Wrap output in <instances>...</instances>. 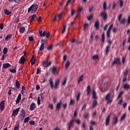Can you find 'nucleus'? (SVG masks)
Listing matches in <instances>:
<instances>
[{"label":"nucleus","instance_id":"1","mask_svg":"<svg viewBox=\"0 0 130 130\" xmlns=\"http://www.w3.org/2000/svg\"><path fill=\"white\" fill-rule=\"evenodd\" d=\"M59 79H57L55 81V85H54V83H53V81H52V80L51 79H50L49 80V83H50V85L51 86V87L52 89H55L56 90V89H57V88H58V86H59Z\"/></svg>","mask_w":130,"mask_h":130},{"label":"nucleus","instance_id":"2","mask_svg":"<svg viewBox=\"0 0 130 130\" xmlns=\"http://www.w3.org/2000/svg\"><path fill=\"white\" fill-rule=\"evenodd\" d=\"M77 122V124H80L81 123V120L78 119L77 120L72 119L70 121V122L67 124V126L68 127V130H71V128L73 127L75 124V122Z\"/></svg>","mask_w":130,"mask_h":130},{"label":"nucleus","instance_id":"3","mask_svg":"<svg viewBox=\"0 0 130 130\" xmlns=\"http://www.w3.org/2000/svg\"><path fill=\"white\" fill-rule=\"evenodd\" d=\"M39 7L37 4H33L28 9L27 12L30 13V12L31 14L35 13L38 9Z\"/></svg>","mask_w":130,"mask_h":130},{"label":"nucleus","instance_id":"4","mask_svg":"<svg viewBox=\"0 0 130 130\" xmlns=\"http://www.w3.org/2000/svg\"><path fill=\"white\" fill-rule=\"evenodd\" d=\"M42 65L44 70H46L49 67V60L46 59L42 62Z\"/></svg>","mask_w":130,"mask_h":130},{"label":"nucleus","instance_id":"5","mask_svg":"<svg viewBox=\"0 0 130 130\" xmlns=\"http://www.w3.org/2000/svg\"><path fill=\"white\" fill-rule=\"evenodd\" d=\"M121 18H122V15L120 14L118 17V21L120 22V24H121V25H124L125 24V21L126 20L125 18H123L121 19Z\"/></svg>","mask_w":130,"mask_h":130},{"label":"nucleus","instance_id":"6","mask_svg":"<svg viewBox=\"0 0 130 130\" xmlns=\"http://www.w3.org/2000/svg\"><path fill=\"white\" fill-rule=\"evenodd\" d=\"M100 16L102 18V19H103L105 21V20H107L108 15L107 13H106V11H104L101 12Z\"/></svg>","mask_w":130,"mask_h":130},{"label":"nucleus","instance_id":"7","mask_svg":"<svg viewBox=\"0 0 130 130\" xmlns=\"http://www.w3.org/2000/svg\"><path fill=\"white\" fill-rule=\"evenodd\" d=\"M114 64H119V66H121V62H120V58H115L113 62L112 63V66Z\"/></svg>","mask_w":130,"mask_h":130},{"label":"nucleus","instance_id":"8","mask_svg":"<svg viewBox=\"0 0 130 130\" xmlns=\"http://www.w3.org/2000/svg\"><path fill=\"white\" fill-rule=\"evenodd\" d=\"M50 71H51L52 74L53 75H56L57 74V68H56V67H53L50 68Z\"/></svg>","mask_w":130,"mask_h":130},{"label":"nucleus","instance_id":"9","mask_svg":"<svg viewBox=\"0 0 130 130\" xmlns=\"http://www.w3.org/2000/svg\"><path fill=\"white\" fill-rule=\"evenodd\" d=\"M19 111H20V109L19 108H16L15 110H14L13 111L12 113V116H14V117H16L17 115H18V113H19Z\"/></svg>","mask_w":130,"mask_h":130},{"label":"nucleus","instance_id":"10","mask_svg":"<svg viewBox=\"0 0 130 130\" xmlns=\"http://www.w3.org/2000/svg\"><path fill=\"white\" fill-rule=\"evenodd\" d=\"M6 102V101H2L0 103V109L1 111H4L5 110V103Z\"/></svg>","mask_w":130,"mask_h":130},{"label":"nucleus","instance_id":"11","mask_svg":"<svg viewBox=\"0 0 130 130\" xmlns=\"http://www.w3.org/2000/svg\"><path fill=\"white\" fill-rule=\"evenodd\" d=\"M110 123V115H108L106 119L105 124L106 126H108Z\"/></svg>","mask_w":130,"mask_h":130},{"label":"nucleus","instance_id":"12","mask_svg":"<svg viewBox=\"0 0 130 130\" xmlns=\"http://www.w3.org/2000/svg\"><path fill=\"white\" fill-rule=\"evenodd\" d=\"M118 122V116H116L115 117L113 118V125H115Z\"/></svg>","mask_w":130,"mask_h":130},{"label":"nucleus","instance_id":"13","mask_svg":"<svg viewBox=\"0 0 130 130\" xmlns=\"http://www.w3.org/2000/svg\"><path fill=\"white\" fill-rule=\"evenodd\" d=\"M21 99H22V95L21 94V93H19L17 98L16 104H19L20 103Z\"/></svg>","mask_w":130,"mask_h":130},{"label":"nucleus","instance_id":"14","mask_svg":"<svg viewBox=\"0 0 130 130\" xmlns=\"http://www.w3.org/2000/svg\"><path fill=\"white\" fill-rule=\"evenodd\" d=\"M25 60L26 59L25 58V57H24V56H22L19 59V63H20V64H23V63H24Z\"/></svg>","mask_w":130,"mask_h":130},{"label":"nucleus","instance_id":"15","mask_svg":"<svg viewBox=\"0 0 130 130\" xmlns=\"http://www.w3.org/2000/svg\"><path fill=\"white\" fill-rule=\"evenodd\" d=\"M92 98L94 100H97V93L94 89H92Z\"/></svg>","mask_w":130,"mask_h":130},{"label":"nucleus","instance_id":"16","mask_svg":"<svg viewBox=\"0 0 130 130\" xmlns=\"http://www.w3.org/2000/svg\"><path fill=\"white\" fill-rule=\"evenodd\" d=\"M20 115L21 116H22L23 118H25V117H26V111L23 109L21 111Z\"/></svg>","mask_w":130,"mask_h":130},{"label":"nucleus","instance_id":"17","mask_svg":"<svg viewBox=\"0 0 130 130\" xmlns=\"http://www.w3.org/2000/svg\"><path fill=\"white\" fill-rule=\"evenodd\" d=\"M123 88L124 90H129L130 86L128 84L125 83L123 85Z\"/></svg>","mask_w":130,"mask_h":130},{"label":"nucleus","instance_id":"18","mask_svg":"<svg viewBox=\"0 0 130 130\" xmlns=\"http://www.w3.org/2000/svg\"><path fill=\"white\" fill-rule=\"evenodd\" d=\"M61 106V101L57 104V106L56 107V111H58H58H59V109H60Z\"/></svg>","mask_w":130,"mask_h":130},{"label":"nucleus","instance_id":"19","mask_svg":"<svg viewBox=\"0 0 130 130\" xmlns=\"http://www.w3.org/2000/svg\"><path fill=\"white\" fill-rule=\"evenodd\" d=\"M35 61H36V58H35V56H32L30 60L31 66H34V64H35Z\"/></svg>","mask_w":130,"mask_h":130},{"label":"nucleus","instance_id":"20","mask_svg":"<svg viewBox=\"0 0 130 130\" xmlns=\"http://www.w3.org/2000/svg\"><path fill=\"white\" fill-rule=\"evenodd\" d=\"M11 64L9 63H5L3 64V69H8V68H10Z\"/></svg>","mask_w":130,"mask_h":130},{"label":"nucleus","instance_id":"21","mask_svg":"<svg viewBox=\"0 0 130 130\" xmlns=\"http://www.w3.org/2000/svg\"><path fill=\"white\" fill-rule=\"evenodd\" d=\"M83 80H84V75H82L79 77L78 79V84H80L81 82H83Z\"/></svg>","mask_w":130,"mask_h":130},{"label":"nucleus","instance_id":"22","mask_svg":"<svg viewBox=\"0 0 130 130\" xmlns=\"http://www.w3.org/2000/svg\"><path fill=\"white\" fill-rule=\"evenodd\" d=\"M35 106H36V105H35V103H32L29 107L30 110H31V111L34 110V109H35Z\"/></svg>","mask_w":130,"mask_h":130},{"label":"nucleus","instance_id":"23","mask_svg":"<svg viewBox=\"0 0 130 130\" xmlns=\"http://www.w3.org/2000/svg\"><path fill=\"white\" fill-rule=\"evenodd\" d=\"M91 86H90V85H88L87 87V95H90V94L91 93Z\"/></svg>","mask_w":130,"mask_h":130},{"label":"nucleus","instance_id":"24","mask_svg":"<svg viewBox=\"0 0 130 130\" xmlns=\"http://www.w3.org/2000/svg\"><path fill=\"white\" fill-rule=\"evenodd\" d=\"M48 75H49L48 71H47L45 75V78L43 80L44 83H45V82H46L47 81V77H48Z\"/></svg>","mask_w":130,"mask_h":130},{"label":"nucleus","instance_id":"25","mask_svg":"<svg viewBox=\"0 0 130 130\" xmlns=\"http://www.w3.org/2000/svg\"><path fill=\"white\" fill-rule=\"evenodd\" d=\"M97 104H98L97 100H94L92 103V107H93V108H95V107L97 106Z\"/></svg>","mask_w":130,"mask_h":130},{"label":"nucleus","instance_id":"26","mask_svg":"<svg viewBox=\"0 0 130 130\" xmlns=\"http://www.w3.org/2000/svg\"><path fill=\"white\" fill-rule=\"evenodd\" d=\"M41 36H46L47 38H49V32H48L47 34H45V31H44L41 35Z\"/></svg>","mask_w":130,"mask_h":130},{"label":"nucleus","instance_id":"27","mask_svg":"<svg viewBox=\"0 0 130 130\" xmlns=\"http://www.w3.org/2000/svg\"><path fill=\"white\" fill-rule=\"evenodd\" d=\"M4 13L6 15H7L8 16H9V15H11L12 14V12L9 11V10H8V9H5L4 10Z\"/></svg>","mask_w":130,"mask_h":130},{"label":"nucleus","instance_id":"28","mask_svg":"<svg viewBox=\"0 0 130 130\" xmlns=\"http://www.w3.org/2000/svg\"><path fill=\"white\" fill-rule=\"evenodd\" d=\"M102 40L103 43H104L105 42V32H103L102 35Z\"/></svg>","mask_w":130,"mask_h":130},{"label":"nucleus","instance_id":"29","mask_svg":"<svg viewBox=\"0 0 130 130\" xmlns=\"http://www.w3.org/2000/svg\"><path fill=\"white\" fill-rule=\"evenodd\" d=\"M35 18H36V14H34L31 16H30V20L29 23H32V21H33V20H34Z\"/></svg>","mask_w":130,"mask_h":130},{"label":"nucleus","instance_id":"30","mask_svg":"<svg viewBox=\"0 0 130 130\" xmlns=\"http://www.w3.org/2000/svg\"><path fill=\"white\" fill-rule=\"evenodd\" d=\"M15 87L17 88V89H19V88H20V83H19V81L18 80L16 81Z\"/></svg>","mask_w":130,"mask_h":130},{"label":"nucleus","instance_id":"31","mask_svg":"<svg viewBox=\"0 0 130 130\" xmlns=\"http://www.w3.org/2000/svg\"><path fill=\"white\" fill-rule=\"evenodd\" d=\"M12 37H13V35H8L5 38V40H6V41H8V40H9V39H11Z\"/></svg>","mask_w":130,"mask_h":130},{"label":"nucleus","instance_id":"32","mask_svg":"<svg viewBox=\"0 0 130 130\" xmlns=\"http://www.w3.org/2000/svg\"><path fill=\"white\" fill-rule=\"evenodd\" d=\"M29 120H30L29 117H25L24 118L23 122H24V123H28V122H29Z\"/></svg>","mask_w":130,"mask_h":130},{"label":"nucleus","instance_id":"33","mask_svg":"<svg viewBox=\"0 0 130 130\" xmlns=\"http://www.w3.org/2000/svg\"><path fill=\"white\" fill-rule=\"evenodd\" d=\"M70 64H71V62H70V61H67V63L65 64V68L66 70H68V69H69V67H70Z\"/></svg>","mask_w":130,"mask_h":130},{"label":"nucleus","instance_id":"34","mask_svg":"<svg viewBox=\"0 0 130 130\" xmlns=\"http://www.w3.org/2000/svg\"><path fill=\"white\" fill-rule=\"evenodd\" d=\"M25 31V27H24V26H21L20 28H19V32L20 33H24V32Z\"/></svg>","mask_w":130,"mask_h":130},{"label":"nucleus","instance_id":"35","mask_svg":"<svg viewBox=\"0 0 130 130\" xmlns=\"http://www.w3.org/2000/svg\"><path fill=\"white\" fill-rule=\"evenodd\" d=\"M109 49H110V46L108 45L106 48V54H108L109 53Z\"/></svg>","mask_w":130,"mask_h":130},{"label":"nucleus","instance_id":"36","mask_svg":"<svg viewBox=\"0 0 130 130\" xmlns=\"http://www.w3.org/2000/svg\"><path fill=\"white\" fill-rule=\"evenodd\" d=\"M125 117H126V114H123L121 117V121H123L125 119Z\"/></svg>","mask_w":130,"mask_h":130},{"label":"nucleus","instance_id":"37","mask_svg":"<svg viewBox=\"0 0 130 130\" xmlns=\"http://www.w3.org/2000/svg\"><path fill=\"white\" fill-rule=\"evenodd\" d=\"M124 93V91H121L117 96V99H119L121 98V97H122V95H123Z\"/></svg>","mask_w":130,"mask_h":130},{"label":"nucleus","instance_id":"38","mask_svg":"<svg viewBox=\"0 0 130 130\" xmlns=\"http://www.w3.org/2000/svg\"><path fill=\"white\" fill-rule=\"evenodd\" d=\"M99 21H97L95 22V24H94V27H95V28H96L97 29H99Z\"/></svg>","mask_w":130,"mask_h":130},{"label":"nucleus","instance_id":"39","mask_svg":"<svg viewBox=\"0 0 130 130\" xmlns=\"http://www.w3.org/2000/svg\"><path fill=\"white\" fill-rule=\"evenodd\" d=\"M92 59L96 60V59H99V56L98 55H94L92 57Z\"/></svg>","mask_w":130,"mask_h":130},{"label":"nucleus","instance_id":"40","mask_svg":"<svg viewBox=\"0 0 130 130\" xmlns=\"http://www.w3.org/2000/svg\"><path fill=\"white\" fill-rule=\"evenodd\" d=\"M43 49H44V43H42L40 47V50H41V51H42Z\"/></svg>","mask_w":130,"mask_h":130},{"label":"nucleus","instance_id":"41","mask_svg":"<svg viewBox=\"0 0 130 130\" xmlns=\"http://www.w3.org/2000/svg\"><path fill=\"white\" fill-rule=\"evenodd\" d=\"M110 97H111V93H108L106 96V100H108L110 99Z\"/></svg>","mask_w":130,"mask_h":130},{"label":"nucleus","instance_id":"42","mask_svg":"<svg viewBox=\"0 0 130 130\" xmlns=\"http://www.w3.org/2000/svg\"><path fill=\"white\" fill-rule=\"evenodd\" d=\"M67 29V25L65 24L63 26V28H62V34H63L64 32H66V30Z\"/></svg>","mask_w":130,"mask_h":130},{"label":"nucleus","instance_id":"43","mask_svg":"<svg viewBox=\"0 0 130 130\" xmlns=\"http://www.w3.org/2000/svg\"><path fill=\"white\" fill-rule=\"evenodd\" d=\"M106 7H107V3H106V2H104V4H103V8H104V11H106Z\"/></svg>","mask_w":130,"mask_h":130},{"label":"nucleus","instance_id":"44","mask_svg":"<svg viewBox=\"0 0 130 130\" xmlns=\"http://www.w3.org/2000/svg\"><path fill=\"white\" fill-rule=\"evenodd\" d=\"M7 53H8V48H4L3 49V54H7Z\"/></svg>","mask_w":130,"mask_h":130},{"label":"nucleus","instance_id":"45","mask_svg":"<svg viewBox=\"0 0 130 130\" xmlns=\"http://www.w3.org/2000/svg\"><path fill=\"white\" fill-rule=\"evenodd\" d=\"M119 5L120 8H121L122 7H123V1L119 0Z\"/></svg>","mask_w":130,"mask_h":130},{"label":"nucleus","instance_id":"46","mask_svg":"<svg viewBox=\"0 0 130 130\" xmlns=\"http://www.w3.org/2000/svg\"><path fill=\"white\" fill-rule=\"evenodd\" d=\"M37 103H38V105H40L41 103V101L40 100V96L38 97Z\"/></svg>","mask_w":130,"mask_h":130},{"label":"nucleus","instance_id":"47","mask_svg":"<svg viewBox=\"0 0 130 130\" xmlns=\"http://www.w3.org/2000/svg\"><path fill=\"white\" fill-rule=\"evenodd\" d=\"M127 74H128V69H126L125 71L124 72V77H126Z\"/></svg>","mask_w":130,"mask_h":130},{"label":"nucleus","instance_id":"48","mask_svg":"<svg viewBox=\"0 0 130 130\" xmlns=\"http://www.w3.org/2000/svg\"><path fill=\"white\" fill-rule=\"evenodd\" d=\"M82 129L83 130H86V123L85 122H84L83 123H82Z\"/></svg>","mask_w":130,"mask_h":130},{"label":"nucleus","instance_id":"49","mask_svg":"<svg viewBox=\"0 0 130 130\" xmlns=\"http://www.w3.org/2000/svg\"><path fill=\"white\" fill-rule=\"evenodd\" d=\"M10 72L11 73H12L13 74H15V73H16L17 72V71L15 69H10L9 70Z\"/></svg>","mask_w":130,"mask_h":130},{"label":"nucleus","instance_id":"50","mask_svg":"<svg viewBox=\"0 0 130 130\" xmlns=\"http://www.w3.org/2000/svg\"><path fill=\"white\" fill-rule=\"evenodd\" d=\"M80 97H81V93L79 92L77 95V101H79V99H80Z\"/></svg>","mask_w":130,"mask_h":130},{"label":"nucleus","instance_id":"51","mask_svg":"<svg viewBox=\"0 0 130 130\" xmlns=\"http://www.w3.org/2000/svg\"><path fill=\"white\" fill-rule=\"evenodd\" d=\"M19 124H16V125H15L14 126V130H18L19 129Z\"/></svg>","mask_w":130,"mask_h":130},{"label":"nucleus","instance_id":"52","mask_svg":"<svg viewBox=\"0 0 130 130\" xmlns=\"http://www.w3.org/2000/svg\"><path fill=\"white\" fill-rule=\"evenodd\" d=\"M83 117L85 118V119H87V118H89V114H88V113L85 114L83 115Z\"/></svg>","mask_w":130,"mask_h":130},{"label":"nucleus","instance_id":"53","mask_svg":"<svg viewBox=\"0 0 130 130\" xmlns=\"http://www.w3.org/2000/svg\"><path fill=\"white\" fill-rule=\"evenodd\" d=\"M75 103V100L71 99L70 103V105H74Z\"/></svg>","mask_w":130,"mask_h":130},{"label":"nucleus","instance_id":"54","mask_svg":"<svg viewBox=\"0 0 130 130\" xmlns=\"http://www.w3.org/2000/svg\"><path fill=\"white\" fill-rule=\"evenodd\" d=\"M29 122L30 125H35V122L34 121H30Z\"/></svg>","mask_w":130,"mask_h":130},{"label":"nucleus","instance_id":"55","mask_svg":"<svg viewBox=\"0 0 130 130\" xmlns=\"http://www.w3.org/2000/svg\"><path fill=\"white\" fill-rule=\"evenodd\" d=\"M107 36L108 38H109V37H110V30H108L107 31Z\"/></svg>","mask_w":130,"mask_h":130},{"label":"nucleus","instance_id":"56","mask_svg":"<svg viewBox=\"0 0 130 130\" xmlns=\"http://www.w3.org/2000/svg\"><path fill=\"white\" fill-rule=\"evenodd\" d=\"M92 19H93V15L87 17V20H88V21H91Z\"/></svg>","mask_w":130,"mask_h":130},{"label":"nucleus","instance_id":"57","mask_svg":"<svg viewBox=\"0 0 130 130\" xmlns=\"http://www.w3.org/2000/svg\"><path fill=\"white\" fill-rule=\"evenodd\" d=\"M90 124H91V125H96V122L95 121H91Z\"/></svg>","mask_w":130,"mask_h":130},{"label":"nucleus","instance_id":"58","mask_svg":"<svg viewBox=\"0 0 130 130\" xmlns=\"http://www.w3.org/2000/svg\"><path fill=\"white\" fill-rule=\"evenodd\" d=\"M86 106H87V104L85 103L82 107V111H83L84 109H86Z\"/></svg>","mask_w":130,"mask_h":130},{"label":"nucleus","instance_id":"59","mask_svg":"<svg viewBox=\"0 0 130 130\" xmlns=\"http://www.w3.org/2000/svg\"><path fill=\"white\" fill-rule=\"evenodd\" d=\"M88 26H89V25L87 23L84 24V30H86V29H87L88 28Z\"/></svg>","mask_w":130,"mask_h":130},{"label":"nucleus","instance_id":"60","mask_svg":"<svg viewBox=\"0 0 130 130\" xmlns=\"http://www.w3.org/2000/svg\"><path fill=\"white\" fill-rule=\"evenodd\" d=\"M76 14V10H72L71 15L74 16Z\"/></svg>","mask_w":130,"mask_h":130},{"label":"nucleus","instance_id":"61","mask_svg":"<svg viewBox=\"0 0 130 130\" xmlns=\"http://www.w3.org/2000/svg\"><path fill=\"white\" fill-rule=\"evenodd\" d=\"M57 16H58V18H59V20H60V19H61V17H62V13H61L60 14Z\"/></svg>","mask_w":130,"mask_h":130},{"label":"nucleus","instance_id":"62","mask_svg":"<svg viewBox=\"0 0 130 130\" xmlns=\"http://www.w3.org/2000/svg\"><path fill=\"white\" fill-rule=\"evenodd\" d=\"M112 28H113V24H111V25L110 26V27H109V28L108 31H111V29H112Z\"/></svg>","mask_w":130,"mask_h":130},{"label":"nucleus","instance_id":"63","mask_svg":"<svg viewBox=\"0 0 130 130\" xmlns=\"http://www.w3.org/2000/svg\"><path fill=\"white\" fill-rule=\"evenodd\" d=\"M28 40H29V41H33V40H34V38L33 37H29Z\"/></svg>","mask_w":130,"mask_h":130},{"label":"nucleus","instance_id":"64","mask_svg":"<svg viewBox=\"0 0 130 130\" xmlns=\"http://www.w3.org/2000/svg\"><path fill=\"white\" fill-rule=\"evenodd\" d=\"M107 104H109L110 103H111V102H112V99H109L108 100H107Z\"/></svg>","mask_w":130,"mask_h":130}]
</instances>
